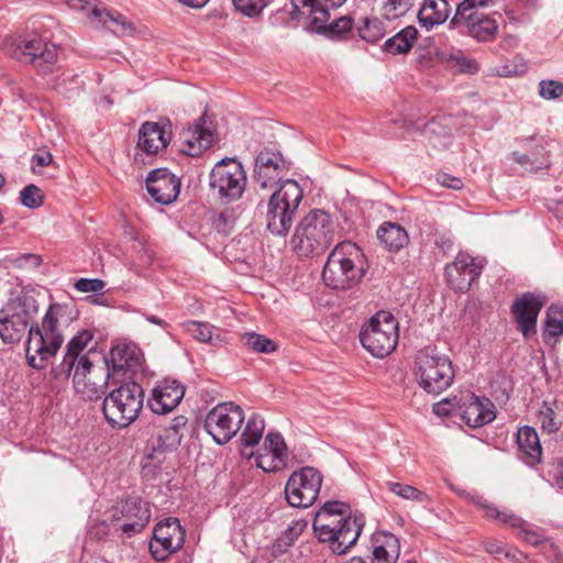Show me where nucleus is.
<instances>
[{
    "label": "nucleus",
    "mask_w": 563,
    "mask_h": 563,
    "mask_svg": "<svg viewBox=\"0 0 563 563\" xmlns=\"http://www.w3.org/2000/svg\"><path fill=\"white\" fill-rule=\"evenodd\" d=\"M74 310L64 303H52L40 322L31 324L26 342V361L35 369H43L60 349L65 330L75 319Z\"/></svg>",
    "instance_id": "obj_1"
},
{
    "label": "nucleus",
    "mask_w": 563,
    "mask_h": 563,
    "mask_svg": "<svg viewBox=\"0 0 563 563\" xmlns=\"http://www.w3.org/2000/svg\"><path fill=\"white\" fill-rule=\"evenodd\" d=\"M313 531L320 542L329 543L338 555L346 553L360 538L362 518L352 517L350 507L341 501H327L316 514Z\"/></svg>",
    "instance_id": "obj_2"
},
{
    "label": "nucleus",
    "mask_w": 563,
    "mask_h": 563,
    "mask_svg": "<svg viewBox=\"0 0 563 563\" xmlns=\"http://www.w3.org/2000/svg\"><path fill=\"white\" fill-rule=\"evenodd\" d=\"M335 232L336 225L330 213L314 209L298 223L290 245L299 256L319 255L333 243Z\"/></svg>",
    "instance_id": "obj_3"
},
{
    "label": "nucleus",
    "mask_w": 563,
    "mask_h": 563,
    "mask_svg": "<svg viewBox=\"0 0 563 563\" xmlns=\"http://www.w3.org/2000/svg\"><path fill=\"white\" fill-rule=\"evenodd\" d=\"M364 275L362 252L352 242L339 243L324 264L322 278L333 289H350L360 283Z\"/></svg>",
    "instance_id": "obj_4"
},
{
    "label": "nucleus",
    "mask_w": 563,
    "mask_h": 563,
    "mask_svg": "<svg viewBox=\"0 0 563 563\" xmlns=\"http://www.w3.org/2000/svg\"><path fill=\"white\" fill-rule=\"evenodd\" d=\"M38 311L36 299L27 292L12 296L0 309V339L5 344L19 343L29 334L31 321Z\"/></svg>",
    "instance_id": "obj_5"
},
{
    "label": "nucleus",
    "mask_w": 563,
    "mask_h": 563,
    "mask_svg": "<svg viewBox=\"0 0 563 563\" xmlns=\"http://www.w3.org/2000/svg\"><path fill=\"white\" fill-rule=\"evenodd\" d=\"M303 191L299 184L287 179L271 196L266 210V228L275 235H286L292 225L302 200Z\"/></svg>",
    "instance_id": "obj_6"
},
{
    "label": "nucleus",
    "mask_w": 563,
    "mask_h": 563,
    "mask_svg": "<svg viewBox=\"0 0 563 563\" xmlns=\"http://www.w3.org/2000/svg\"><path fill=\"white\" fill-rule=\"evenodd\" d=\"M144 391L141 385L130 382L113 389L102 404L107 421L119 428L130 426L143 408Z\"/></svg>",
    "instance_id": "obj_7"
},
{
    "label": "nucleus",
    "mask_w": 563,
    "mask_h": 563,
    "mask_svg": "<svg viewBox=\"0 0 563 563\" xmlns=\"http://www.w3.org/2000/svg\"><path fill=\"white\" fill-rule=\"evenodd\" d=\"M398 321L388 311H378L360 332L364 349L373 356L383 358L389 355L398 344Z\"/></svg>",
    "instance_id": "obj_8"
},
{
    "label": "nucleus",
    "mask_w": 563,
    "mask_h": 563,
    "mask_svg": "<svg viewBox=\"0 0 563 563\" xmlns=\"http://www.w3.org/2000/svg\"><path fill=\"white\" fill-rule=\"evenodd\" d=\"M416 365L419 385L428 394L439 395L452 385L455 373L449 356L423 350L418 353Z\"/></svg>",
    "instance_id": "obj_9"
},
{
    "label": "nucleus",
    "mask_w": 563,
    "mask_h": 563,
    "mask_svg": "<svg viewBox=\"0 0 563 563\" xmlns=\"http://www.w3.org/2000/svg\"><path fill=\"white\" fill-rule=\"evenodd\" d=\"M5 51L12 58L31 64L42 73L48 70L58 56V47L48 38L35 33L12 40L5 44Z\"/></svg>",
    "instance_id": "obj_10"
},
{
    "label": "nucleus",
    "mask_w": 563,
    "mask_h": 563,
    "mask_svg": "<svg viewBox=\"0 0 563 563\" xmlns=\"http://www.w3.org/2000/svg\"><path fill=\"white\" fill-rule=\"evenodd\" d=\"M209 187L211 194L223 202L239 200L246 187V174L240 162L222 158L210 172Z\"/></svg>",
    "instance_id": "obj_11"
},
{
    "label": "nucleus",
    "mask_w": 563,
    "mask_h": 563,
    "mask_svg": "<svg viewBox=\"0 0 563 563\" xmlns=\"http://www.w3.org/2000/svg\"><path fill=\"white\" fill-rule=\"evenodd\" d=\"M244 419V411L240 406L222 402L207 413L205 429L216 443L225 444L241 429Z\"/></svg>",
    "instance_id": "obj_12"
},
{
    "label": "nucleus",
    "mask_w": 563,
    "mask_h": 563,
    "mask_svg": "<svg viewBox=\"0 0 563 563\" xmlns=\"http://www.w3.org/2000/svg\"><path fill=\"white\" fill-rule=\"evenodd\" d=\"M322 485L321 473L311 466L294 472L285 486V497L291 507L308 508L317 500Z\"/></svg>",
    "instance_id": "obj_13"
},
{
    "label": "nucleus",
    "mask_w": 563,
    "mask_h": 563,
    "mask_svg": "<svg viewBox=\"0 0 563 563\" xmlns=\"http://www.w3.org/2000/svg\"><path fill=\"white\" fill-rule=\"evenodd\" d=\"M477 8H481L479 4L461 2L450 26L464 29V32L478 41H492L497 35L498 23L494 18L476 10Z\"/></svg>",
    "instance_id": "obj_14"
},
{
    "label": "nucleus",
    "mask_w": 563,
    "mask_h": 563,
    "mask_svg": "<svg viewBox=\"0 0 563 563\" xmlns=\"http://www.w3.org/2000/svg\"><path fill=\"white\" fill-rule=\"evenodd\" d=\"M185 542V530L178 519L168 518L158 522L153 531L150 551L156 561H164L178 551Z\"/></svg>",
    "instance_id": "obj_15"
},
{
    "label": "nucleus",
    "mask_w": 563,
    "mask_h": 563,
    "mask_svg": "<svg viewBox=\"0 0 563 563\" xmlns=\"http://www.w3.org/2000/svg\"><path fill=\"white\" fill-rule=\"evenodd\" d=\"M484 265V260L473 257L465 252H460L454 262L445 266L449 285L456 291H467L482 274Z\"/></svg>",
    "instance_id": "obj_16"
},
{
    "label": "nucleus",
    "mask_w": 563,
    "mask_h": 563,
    "mask_svg": "<svg viewBox=\"0 0 563 563\" xmlns=\"http://www.w3.org/2000/svg\"><path fill=\"white\" fill-rule=\"evenodd\" d=\"M468 498L470 501L477 505L485 511V516L487 518L495 519L501 523L508 525L510 528L516 530L518 536L522 538L527 543L536 547L542 542V536L517 515L510 511L500 510L497 506L488 503L482 496L470 495Z\"/></svg>",
    "instance_id": "obj_17"
},
{
    "label": "nucleus",
    "mask_w": 563,
    "mask_h": 563,
    "mask_svg": "<svg viewBox=\"0 0 563 563\" xmlns=\"http://www.w3.org/2000/svg\"><path fill=\"white\" fill-rule=\"evenodd\" d=\"M97 372L89 356L82 355L70 374L76 393L84 399H98L104 394L106 378L101 374L99 379H96Z\"/></svg>",
    "instance_id": "obj_18"
},
{
    "label": "nucleus",
    "mask_w": 563,
    "mask_h": 563,
    "mask_svg": "<svg viewBox=\"0 0 563 563\" xmlns=\"http://www.w3.org/2000/svg\"><path fill=\"white\" fill-rule=\"evenodd\" d=\"M285 169L286 165L282 154L264 148L255 159L254 183L261 189H272L278 184Z\"/></svg>",
    "instance_id": "obj_19"
},
{
    "label": "nucleus",
    "mask_w": 563,
    "mask_h": 563,
    "mask_svg": "<svg viewBox=\"0 0 563 563\" xmlns=\"http://www.w3.org/2000/svg\"><path fill=\"white\" fill-rule=\"evenodd\" d=\"M112 516L117 520H124L120 526L124 533H136L148 523L151 510L148 504L141 498H129L118 504Z\"/></svg>",
    "instance_id": "obj_20"
},
{
    "label": "nucleus",
    "mask_w": 563,
    "mask_h": 563,
    "mask_svg": "<svg viewBox=\"0 0 563 563\" xmlns=\"http://www.w3.org/2000/svg\"><path fill=\"white\" fill-rule=\"evenodd\" d=\"M253 457L257 467L264 472H278L286 467L288 461L287 446L284 438L279 433L269 432L265 439L261 451Z\"/></svg>",
    "instance_id": "obj_21"
},
{
    "label": "nucleus",
    "mask_w": 563,
    "mask_h": 563,
    "mask_svg": "<svg viewBox=\"0 0 563 563\" xmlns=\"http://www.w3.org/2000/svg\"><path fill=\"white\" fill-rule=\"evenodd\" d=\"M519 150L509 154V158L526 170L538 172L549 167L547 151L537 136L519 137L516 140Z\"/></svg>",
    "instance_id": "obj_22"
},
{
    "label": "nucleus",
    "mask_w": 563,
    "mask_h": 563,
    "mask_svg": "<svg viewBox=\"0 0 563 563\" xmlns=\"http://www.w3.org/2000/svg\"><path fill=\"white\" fill-rule=\"evenodd\" d=\"M146 189L156 202L169 205L179 195L180 179L166 168H157L147 176Z\"/></svg>",
    "instance_id": "obj_23"
},
{
    "label": "nucleus",
    "mask_w": 563,
    "mask_h": 563,
    "mask_svg": "<svg viewBox=\"0 0 563 563\" xmlns=\"http://www.w3.org/2000/svg\"><path fill=\"white\" fill-rule=\"evenodd\" d=\"M543 305L542 297L531 292H526L514 301L511 311L518 329L526 338L536 332L537 319Z\"/></svg>",
    "instance_id": "obj_24"
},
{
    "label": "nucleus",
    "mask_w": 563,
    "mask_h": 563,
    "mask_svg": "<svg viewBox=\"0 0 563 563\" xmlns=\"http://www.w3.org/2000/svg\"><path fill=\"white\" fill-rule=\"evenodd\" d=\"M461 419L470 428H479L496 418L495 406L488 398H479L468 393L460 406Z\"/></svg>",
    "instance_id": "obj_25"
},
{
    "label": "nucleus",
    "mask_w": 563,
    "mask_h": 563,
    "mask_svg": "<svg viewBox=\"0 0 563 563\" xmlns=\"http://www.w3.org/2000/svg\"><path fill=\"white\" fill-rule=\"evenodd\" d=\"M184 395L185 388L180 383L166 378L153 389L148 406L153 412L164 415L175 409Z\"/></svg>",
    "instance_id": "obj_26"
},
{
    "label": "nucleus",
    "mask_w": 563,
    "mask_h": 563,
    "mask_svg": "<svg viewBox=\"0 0 563 563\" xmlns=\"http://www.w3.org/2000/svg\"><path fill=\"white\" fill-rule=\"evenodd\" d=\"M213 140V132L207 126L206 117L202 115L183 132L180 151L188 156L197 157L212 145Z\"/></svg>",
    "instance_id": "obj_27"
},
{
    "label": "nucleus",
    "mask_w": 563,
    "mask_h": 563,
    "mask_svg": "<svg viewBox=\"0 0 563 563\" xmlns=\"http://www.w3.org/2000/svg\"><path fill=\"white\" fill-rule=\"evenodd\" d=\"M170 141L168 124L145 122L139 131L137 150L146 155H155L166 148Z\"/></svg>",
    "instance_id": "obj_28"
},
{
    "label": "nucleus",
    "mask_w": 563,
    "mask_h": 563,
    "mask_svg": "<svg viewBox=\"0 0 563 563\" xmlns=\"http://www.w3.org/2000/svg\"><path fill=\"white\" fill-rule=\"evenodd\" d=\"M517 444L519 457L530 466L541 462L542 448L539 435L534 428L523 426L517 432Z\"/></svg>",
    "instance_id": "obj_29"
},
{
    "label": "nucleus",
    "mask_w": 563,
    "mask_h": 563,
    "mask_svg": "<svg viewBox=\"0 0 563 563\" xmlns=\"http://www.w3.org/2000/svg\"><path fill=\"white\" fill-rule=\"evenodd\" d=\"M108 369L110 365L115 371L135 373L142 367V354L135 346L118 344L110 351L109 360H106Z\"/></svg>",
    "instance_id": "obj_30"
},
{
    "label": "nucleus",
    "mask_w": 563,
    "mask_h": 563,
    "mask_svg": "<svg viewBox=\"0 0 563 563\" xmlns=\"http://www.w3.org/2000/svg\"><path fill=\"white\" fill-rule=\"evenodd\" d=\"M400 554V542L389 532H377L373 538V563H396Z\"/></svg>",
    "instance_id": "obj_31"
},
{
    "label": "nucleus",
    "mask_w": 563,
    "mask_h": 563,
    "mask_svg": "<svg viewBox=\"0 0 563 563\" xmlns=\"http://www.w3.org/2000/svg\"><path fill=\"white\" fill-rule=\"evenodd\" d=\"M93 335L88 330L79 331L66 345V352L59 365V371L70 376L74 367L79 363L87 345L91 342Z\"/></svg>",
    "instance_id": "obj_32"
},
{
    "label": "nucleus",
    "mask_w": 563,
    "mask_h": 563,
    "mask_svg": "<svg viewBox=\"0 0 563 563\" xmlns=\"http://www.w3.org/2000/svg\"><path fill=\"white\" fill-rule=\"evenodd\" d=\"M450 5L446 0H424L419 12L418 21L426 30L444 23L450 15Z\"/></svg>",
    "instance_id": "obj_33"
},
{
    "label": "nucleus",
    "mask_w": 563,
    "mask_h": 563,
    "mask_svg": "<svg viewBox=\"0 0 563 563\" xmlns=\"http://www.w3.org/2000/svg\"><path fill=\"white\" fill-rule=\"evenodd\" d=\"M265 429V423L263 418L260 416H252L242 431L241 434V442H242V455L252 459L254 455L253 451H247V448H253L254 445L258 444L263 437V432Z\"/></svg>",
    "instance_id": "obj_34"
},
{
    "label": "nucleus",
    "mask_w": 563,
    "mask_h": 563,
    "mask_svg": "<svg viewBox=\"0 0 563 563\" xmlns=\"http://www.w3.org/2000/svg\"><path fill=\"white\" fill-rule=\"evenodd\" d=\"M377 238L390 251H398L408 242L406 230L397 223L385 222L377 230Z\"/></svg>",
    "instance_id": "obj_35"
},
{
    "label": "nucleus",
    "mask_w": 563,
    "mask_h": 563,
    "mask_svg": "<svg viewBox=\"0 0 563 563\" xmlns=\"http://www.w3.org/2000/svg\"><path fill=\"white\" fill-rule=\"evenodd\" d=\"M183 329L195 340L201 343H209L211 345H217L223 342L219 334H214V325L197 321V320H188L181 324Z\"/></svg>",
    "instance_id": "obj_36"
},
{
    "label": "nucleus",
    "mask_w": 563,
    "mask_h": 563,
    "mask_svg": "<svg viewBox=\"0 0 563 563\" xmlns=\"http://www.w3.org/2000/svg\"><path fill=\"white\" fill-rule=\"evenodd\" d=\"M418 31L415 26H407L384 43V49L393 55L405 54L410 51L417 40Z\"/></svg>",
    "instance_id": "obj_37"
},
{
    "label": "nucleus",
    "mask_w": 563,
    "mask_h": 563,
    "mask_svg": "<svg viewBox=\"0 0 563 563\" xmlns=\"http://www.w3.org/2000/svg\"><path fill=\"white\" fill-rule=\"evenodd\" d=\"M353 30V22L350 16H341L338 20L329 23L324 22L323 27L319 29V25L314 23L311 26V31L323 34L331 40L345 38Z\"/></svg>",
    "instance_id": "obj_38"
},
{
    "label": "nucleus",
    "mask_w": 563,
    "mask_h": 563,
    "mask_svg": "<svg viewBox=\"0 0 563 563\" xmlns=\"http://www.w3.org/2000/svg\"><path fill=\"white\" fill-rule=\"evenodd\" d=\"M186 424L185 417L180 416L174 419L173 423L163 430V433L157 434V448L162 451L177 445L180 442L181 435L179 428Z\"/></svg>",
    "instance_id": "obj_39"
},
{
    "label": "nucleus",
    "mask_w": 563,
    "mask_h": 563,
    "mask_svg": "<svg viewBox=\"0 0 563 563\" xmlns=\"http://www.w3.org/2000/svg\"><path fill=\"white\" fill-rule=\"evenodd\" d=\"M356 29L360 37L369 43L379 41L385 34V27L377 18H364Z\"/></svg>",
    "instance_id": "obj_40"
},
{
    "label": "nucleus",
    "mask_w": 563,
    "mask_h": 563,
    "mask_svg": "<svg viewBox=\"0 0 563 563\" xmlns=\"http://www.w3.org/2000/svg\"><path fill=\"white\" fill-rule=\"evenodd\" d=\"M244 344L253 352L269 354L277 350V344L263 334L246 332L242 335Z\"/></svg>",
    "instance_id": "obj_41"
},
{
    "label": "nucleus",
    "mask_w": 563,
    "mask_h": 563,
    "mask_svg": "<svg viewBox=\"0 0 563 563\" xmlns=\"http://www.w3.org/2000/svg\"><path fill=\"white\" fill-rule=\"evenodd\" d=\"M302 530V526L300 523H296L292 527H288V529L280 534L272 545V555L278 556L285 553L295 542Z\"/></svg>",
    "instance_id": "obj_42"
},
{
    "label": "nucleus",
    "mask_w": 563,
    "mask_h": 563,
    "mask_svg": "<svg viewBox=\"0 0 563 563\" xmlns=\"http://www.w3.org/2000/svg\"><path fill=\"white\" fill-rule=\"evenodd\" d=\"M386 487L393 494H395L404 499H407V500H413V501H418V503H423V501L428 500L427 494H424L423 492L419 490L418 488H416L411 485H407V484H402V483H398V482H387Z\"/></svg>",
    "instance_id": "obj_43"
},
{
    "label": "nucleus",
    "mask_w": 563,
    "mask_h": 563,
    "mask_svg": "<svg viewBox=\"0 0 563 563\" xmlns=\"http://www.w3.org/2000/svg\"><path fill=\"white\" fill-rule=\"evenodd\" d=\"M412 7V0H385L382 5V15L386 20H396L405 15Z\"/></svg>",
    "instance_id": "obj_44"
},
{
    "label": "nucleus",
    "mask_w": 563,
    "mask_h": 563,
    "mask_svg": "<svg viewBox=\"0 0 563 563\" xmlns=\"http://www.w3.org/2000/svg\"><path fill=\"white\" fill-rule=\"evenodd\" d=\"M446 60L452 68L456 69L460 73L475 74L479 69L478 64L475 59L466 56L460 51L450 54Z\"/></svg>",
    "instance_id": "obj_45"
},
{
    "label": "nucleus",
    "mask_w": 563,
    "mask_h": 563,
    "mask_svg": "<svg viewBox=\"0 0 563 563\" xmlns=\"http://www.w3.org/2000/svg\"><path fill=\"white\" fill-rule=\"evenodd\" d=\"M562 310L558 307H550L547 313L544 336L558 338L563 334V321L559 316Z\"/></svg>",
    "instance_id": "obj_46"
},
{
    "label": "nucleus",
    "mask_w": 563,
    "mask_h": 563,
    "mask_svg": "<svg viewBox=\"0 0 563 563\" xmlns=\"http://www.w3.org/2000/svg\"><path fill=\"white\" fill-rule=\"evenodd\" d=\"M346 0H314V23L323 27L324 22L330 20V11L341 7Z\"/></svg>",
    "instance_id": "obj_47"
},
{
    "label": "nucleus",
    "mask_w": 563,
    "mask_h": 563,
    "mask_svg": "<svg viewBox=\"0 0 563 563\" xmlns=\"http://www.w3.org/2000/svg\"><path fill=\"white\" fill-rule=\"evenodd\" d=\"M234 8L243 15L254 18L267 5V0H232Z\"/></svg>",
    "instance_id": "obj_48"
},
{
    "label": "nucleus",
    "mask_w": 563,
    "mask_h": 563,
    "mask_svg": "<svg viewBox=\"0 0 563 563\" xmlns=\"http://www.w3.org/2000/svg\"><path fill=\"white\" fill-rule=\"evenodd\" d=\"M20 201L24 207L30 209L41 207L43 205L41 189L33 184L27 185L20 191Z\"/></svg>",
    "instance_id": "obj_49"
},
{
    "label": "nucleus",
    "mask_w": 563,
    "mask_h": 563,
    "mask_svg": "<svg viewBox=\"0 0 563 563\" xmlns=\"http://www.w3.org/2000/svg\"><path fill=\"white\" fill-rule=\"evenodd\" d=\"M554 416L555 413L548 402H543L537 412V418L541 428L549 433L559 429Z\"/></svg>",
    "instance_id": "obj_50"
},
{
    "label": "nucleus",
    "mask_w": 563,
    "mask_h": 563,
    "mask_svg": "<svg viewBox=\"0 0 563 563\" xmlns=\"http://www.w3.org/2000/svg\"><path fill=\"white\" fill-rule=\"evenodd\" d=\"M539 95L545 100H555L563 95V82L548 79L539 82Z\"/></svg>",
    "instance_id": "obj_51"
},
{
    "label": "nucleus",
    "mask_w": 563,
    "mask_h": 563,
    "mask_svg": "<svg viewBox=\"0 0 563 563\" xmlns=\"http://www.w3.org/2000/svg\"><path fill=\"white\" fill-rule=\"evenodd\" d=\"M75 289L80 292H102L106 284L99 278H80L75 283Z\"/></svg>",
    "instance_id": "obj_52"
},
{
    "label": "nucleus",
    "mask_w": 563,
    "mask_h": 563,
    "mask_svg": "<svg viewBox=\"0 0 563 563\" xmlns=\"http://www.w3.org/2000/svg\"><path fill=\"white\" fill-rule=\"evenodd\" d=\"M292 11L290 12L291 18H297V13L300 12L301 9H305L309 18H310V27L314 24V11L317 7L314 5V0H291Z\"/></svg>",
    "instance_id": "obj_53"
},
{
    "label": "nucleus",
    "mask_w": 563,
    "mask_h": 563,
    "mask_svg": "<svg viewBox=\"0 0 563 563\" xmlns=\"http://www.w3.org/2000/svg\"><path fill=\"white\" fill-rule=\"evenodd\" d=\"M53 162V155L49 152L43 151L35 153L32 156V170L38 173L37 168L48 166Z\"/></svg>",
    "instance_id": "obj_54"
},
{
    "label": "nucleus",
    "mask_w": 563,
    "mask_h": 563,
    "mask_svg": "<svg viewBox=\"0 0 563 563\" xmlns=\"http://www.w3.org/2000/svg\"><path fill=\"white\" fill-rule=\"evenodd\" d=\"M483 544L486 552L489 553L490 555H494L497 559L501 558L506 550V544L495 539L486 540L484 541Z\"/></svg>",
    "instance_id": "obj_55"
},
{
    "label": "nucleus",
    "mask_w": 563,
    "mask_h": 563,
    "mask_svg": "<svg viewBox=\"0 0 563 563\" xmlns=\"http://www.w3.org/2000/svg\"><path fill=\"white\" fill-rule=\"evenodd\" d=\"M437 181L446 188H451L454 190H460L463 187V181L454 176H451L449 174L442 173L437 175Z\"/></svg>",
    "instance_id": "obj_56"
},
{
    "label": "nucleus",
    "mask_w": 563,
    "mask_h": 563,
    "mask_svg": "<svg viewBox=\"0 0 563 563\" xmlns=\"http://www.w3.org/2000/svg\"><path fill=\"white\" fill-rule=\"evenodd\" d=\"M455 409V404L449 399L445 398L437 404L433 405V413L439 417H448L450 416L453 410Z\"/></svg>",
    "instance_id": "obj_57"
},
{
    "label": "nucleus",
    "mask_w": 563,
    "mask_h": 563,
    "mask_svg": "<svg viewBox=\"0 0 563 563\" xmlns=\"http://www.w3.org/2000/svg\"><path fill=\"white\" fill-rule=\"evenodd\" d=\"M550 476L554 484L559 488L563 489V459H560L556 464L553 465L550 471Z\"/></svg>",
    "instance_id": "obj_58"
},
{
    "label": "nucleus",
    "mask_w": 563,
    "mask_h": 563,
    "mask_svg": "<svg viewBox=\"0 0 563 563\" xmlns=\"http://www.w3.org/2000/svg\"><path fill=\"white\" fill-rule=\"evenodd\" d=\"M503 556L517 563H525V561L527 560V555L523 552H521L515 547L508 545H506V550Z\"/></svg>",
    "instance_id": "obj_59"
},
{
    "label": "nucleus",
    "mask_w": 563,
    "mask_h": 563,
    "mask_svg": "<svg viewBox=\"0 0 563 563\" xmlns=\"http://www.w3.org/2000/svg\"><path fill=\"white\" fill-rule=\"evenodd\" d=\"M16 264L19 266L38 267L42 264V258L36 254H23L16 258Z\"/></svg>",
    "instance_id": "obj_60"
},
{
    "label": "nucleus",
    "mask_w": 563,
    "mask_h": 563,
    "mask_svg": "<svg viewBox=\"0 0 563 563\" xmlns=\"http://www.w3.org/2000/svg\"><path fill=\"white\" fill-rule=\"evenodd\" d=\"M229 217L225 213H219L213 218V224L216 229L221 233H229L230 231V223H229Z\"/></svg>",
    "instance_id": "obj_61"
},
{
    "label": "nucleus",
    "mask_w": 563,
    "mask_h": 563,
    "mask_svg": "<svg viewBox=\"0 0 563 563\" xmlns=\"http://www.w3.org/2000/svg\"><path fill=\"white\" fill-rule=\"evenodd\" d=\"M113 32L123 36L132 35L135 32V27L131 21L124 18L123 20H120L119 25L113 29Z\"/></svg>",
    "instance_id": "obj_62"
},
{
    "label": "nucleus",
    "mask_w": 563,
    "mask_h": 563,
    "mask_svg": "<svg viewBox=\"0 0 563 563\" xmlns=\"http://www.w3.org/2000/svg\"><path fill=\"white\" fill-rule=\"evenodd\" d=\"M67 3L71 9L82 11L91 5V0H67Z\"/></svg>",
    "instance_id": "obj_63"
},
{
    "label": "nucleus",
    "mask_w": 563,
    "mask_h": 563,
    "mask_svg": "<svg viewBox=\"0 0 563 563\" xmlns=\"http://www.w3.org/2000/svg\"><path fill=\"white\" fill-rule=\"evenodd\" d=\"M124 16L117 13V14H113V13H110V12H106L104 13V19L102 20L103 23L106 25H108V23H113L115 25V27L119 25L120 23V20H123Z\"/></svg>",
    "instance_id": "obj_64"
}]
</instances>
